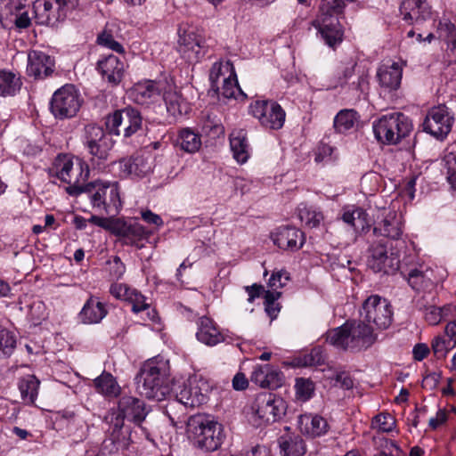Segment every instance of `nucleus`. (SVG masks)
Masks as SVG:
<instances>
[{"label": "nucleus", "mask_w": 456, "mask_h": 456, "mask_svg": "<svg viewBox=\"0 0 456 456\" xmlns=\"http://www.w3.org/2000/svg\"><path fill=\"white\" fill-rule=\"evenodd\" d=\"M169 375L168 360L160 355L147 360L135 378L138 392L149 399L162 401L169 393Z\"/></svg>", "instance_id": "1"}, {"label": "nucleus", "mask_w": 456, "mask_h": 456, "mask_svg": "<svg viewBox=\"0 0 456 456\" xmlns=\"http://www.w3.org/2000/svg\"><path fill=\"white\" fill-rule=\"evenodd\" d=\"M377 340L373 328L363 320L346 322L326 333V341L338 349L360 352L370 347Z\"/></svg>", "instance_id": "2"}, {"label": "nucleus", "mask_w": 456, "mask_h": 456, "mask_svg": "<svg viewBox=\"0 0 456 456\" xmlns=\"http://www.w3.org/2000/svg\"><path fill=\"white\" fill-rule=\"evenodd\" d=\"M52 173L68 184L66 191L70 196L77 197L84 192L90 170L80 158L60 154L53 162Z\"/></svg>", "instance_id": "3"}, {"label": "nucleus", "mask_w": 456, "mask_h": 456, "mask_svg": "<svg viewBox=\"0 0 456 456\" xmlns=\"http://www.w3.org/2000/svg\"><path fill=\"white\" fill-rule=\"evenodd\" d=\"M148 414L143 401L130 395H124L118 401V414L116 420L111 424L112 431L109 440L113 444L116 450H124L128 443L121 432L124 426V419L133 421L136 424L142 423Z\"/></svg>", "instance_id": "4"}, {"label": "nucleus", "mask_w": 456, "mask_h": 456, "mask_svg": "<svg viewBox=\"0 0 456 456\" xmlns=\"http://www.w3.org/2000/svg\"><path fill=\"white\" fill-rule=\"evenodd\" d=\"M367 265L375 273H394L399 269L400 259L397 252L392 249L389 240L378 236V229L373 228L368 236Z\"/></svg>", "instance_id": "5"}, {"label": "nucleus", "mask_w": 456, "mask_h": 456, "mask_svg": "<svg viewBox=\"0 0 456 456\" xmlns=\"http://www.w3.org/2000/svg\"><path fill=\"white\" fill-rule=\"evenodd\" d=\"M376 139L387 145H395L408 137L412 132L411 119L402 112H393L381 116L372 123Z\"/></svg>", "instance_id": "6"}, {"label": "nucleus", "mask_w": 456, "mask_h": 456, "mask_svg": "<svg viewBox=\"0 0 456 456\" xmlns=\"http://www.w3.org/2000/svg\"><path fill=\"white\" fill-rule=\"evenodd\" d=\"M188 437L201 449L217 450L223 442L222 425L201 414L191 416L187 421Z\"/></svg>", "instance_id": "7"}, {"label": "nucleus", "mask_w": 456, "mask_h": 456, "mask_svg": "<svg viewBox=\"0 0 456 456\" xmlns=\"http://www.w3.org/2000/svg\"><path fill=\"white\" fill-rule=\"evenodd\" d=\"M103 128L95 124H88L84 128L83 145L90 155V162L94 168L102 170L110 157L114 141Z\"/></svg>", "instance_id": "8"}, {"label": "nucleus", "mask_w": 456, "mask_h": 456, "mask_svg": "<svg viewBox=\"0 0 456 456\" xmlns=\"http://www.w3.org/2000/svg\"><path fill=\"white\" fill-rule=\"evenodd\" d=\"M74 7L73 0H36L33 3L36 23L55 26L64 20L68 12Z\"/></svg>", "instance_id": "9"}, {"label": "nucleus", "mask_w": 456, "mask_h": 456, "mask_svg": "<svg viewBox=\"0 0 456 456\" xmlns=\"http://www.w3.org/2000/svg\"><path fill=\"white\" fill-rule=\"evenodd\" d=\"M360 314L367 324H373L378 330L387 329L393 321L391 304L379 295H371L363 302Z\"/></svg>", "instance_id": "10"}, {"label": "nucleus", "mask_w": 456, "mask_h": 456, "mask_svg": "<svg viewBox=\"0 0 456 456\" xmlns=\"http://www.w3.org/2000/svg\"><path fill=\"white\" fill-rule=\"evenodd\" d=\"M82 100L73 85H65L59 88L52 96L50 110L55 118H71L77 115Z\"/></svg>", "instance_id": "11"}, {"label": "nucleus", "mask_w": 456, "mask_h": 456, "mask_svg": "<svg viewBox=\"0 0 456 456\" xmlns=\"http://www.w3.org/2000/svg\"><path fill=\"white\" fill-rule=\"evenodd\" d=\"M142 118L139 110L132 107L118 110L106 117L105 126L110 134L128 138L142 128Z\"/></svg>", "instance_id": "12"}, {"label": "nucleus", "mask_w": 456, "mask_h": 456, "mask_svg": "<svg viewBox=\"0 0 456 456\" xmlns=\"http://www.w3.org/2000/svg\"><path fill=\"white\" fill-rule=\"evenodd\" d=\"M252 412L262 423H272L280 419L286 412L285 401L274 394L263 392L258 394L251 406Z\"/></svg>", "instance_id": "13"}, {"label": "nucleus", "mask_w": 456, "mask_h": 456, "mask_svg": "<svg viewBox=\"0 0 456 456\" xmlns=\"http://www.w3.org/2000/svg\"><path fill=\"white\" fill-rule=\"evenodd\" d=\"M249 112L267 129L279 130L285 122L284 110L273 100H256L251 102Z\"/></svg>", "instance_id": "14"}, {"label": "nucleus", "mask_w": 456, "mask_h": 456, "mask_svg": "<svg viewBox=\"0 0 456 456\" xmlns=\"http://www.w3.org/2000/svg\"><path fill=\"white\" fill-rule=\"evenodd\" d=\"M209 391L207 379L193 376L175 390V400L185 407H198L207 402Z\"/></svg>", "instance_id": "15"}, {"label": "nucleus", "mask_w": 456, "mask_h": 456, "mask_svg": "<svg viewBox=\"0 0 456 456\" xmlns=\"http://www.w3.org/2000/svg\"><path fill=\"white\" fill-rule=\"evenodd\" d=\"M453 121L446 106L433 107L424 119L423 130L438 140H444L451 132Z\"/></svg>", "instance_id": "16"}, {"label": "nucleus", "mask_w": 456, "mask_h": 456, "mask_svg": "<svg viewBox=\"0 0 456 456\" xmlns=\"http://www.w3.org/2000/svg\"><path fill=\"white\" fill-rule=\"evenodd\" d=\"M122 201H100L98 207L102 206L106 213L110 215V217H101L97 216H92L88 221L99 227H102L112 234L119 237H123L126 234L127 222L122 218H115L120 208H122Z\"/></svg>", "instance_id": "17"}, {"label": "nucleus", "mask_w": 456, "mask_h": 456, "mask_svg": "<svg viewBox=\"0 0 456 456\" xmlns=\"http://www.w3.org/2000/svg\"><path fill=\"white\" fill-rule=\"evenodd\" d=\"M338 13H324L320 11L316 20L313 21V26L321 34L325 44L331 48L336 47L343 40V30L339 23Z\"/></svg>", "instance_id": "18"}, {"label": "nucleus", "mask_w": 456, "mask_h": 456, "mask_svg": "<svg viewBox=\"0 0 456 456\" xmlns=\"http://www.w3.org/2000/svg\"><path fill=\"white\" fill-rule=\"evenodd\" d=\"M382 205H377V220H380L382 227L378 229V236L387 240H397L403 233L401 217L397 216L396 210L387 205V201H381Z\"/></svg>", "instance_id": "19"}, {"label": "nucleus", "mask_w": 456, "mask_h": 456, "mask_svg": "<svg viewBox=\"0 0 456 456\" xmlns=\"http://www.w3.org/2000/svg\"><path fill=\"white\" fill-rule=\"evenodd\" d=\"M164 88L165 85L161 81H140L130 89L129 97L137 104L148 105L159 98Z\"/></svg>", "instance_id": "20"}, {"label": "nucleus", "mask_w": 456, "mask_h": 456, "mask_svg": "<svg viewBox=\"0 0 456 456\" xmlns=\"http://www.w3.org/2000/svg\"><path fill=\"white\" fill-rule=\"evenodd\" d=\"M205 42L193 31H183L179 35L178 51L190 61H198L205 55Z\"/></svg>", "instance_id": "21"}, {"label": "nucleus", "mask_w": 456, "mask_h": 456, "mask_svg": "<svg viewBox=\"0 0 456 456\" xmlns=\"http://www.w3.org/2000/svg\"><path fill=\"white\" fill-rule=\"evenodd\" d=\"M273 243L284 250L297 251L305 243L304 233L291 226H281L271 234Z\"/></svg>", "instance_id": "22"}, {"label": "nucleus", "mask_w": 456, "mask_h": 456, "mask_svg": "<svg viewBox=\"0 0 456 456\" xmlns=\"http://www.w3.org/2000/svg\"><path fill=\"white\" fill-rule=\"evenodd\" d=\"M54 60L41 51H31L28 55L27 74L35 79H44L53 74Z\"/></svg>", "instance_id": "23"}, {"label": "nucleus", "mask_w": 456, "mask_h": 456, "mask_svg": "<svg viewBox=\"0 0 456 456\" xmlns=\"http://www.w3.org/2000/svg\"><path fill=\"white\" fill-rule=\"evenodd\" d=\"M376 77L379 85L385 91H396L401 85L403 66L395 61L382 63L377 69Z\"/></svg>", "instance_id": "24"}, {"label": "nucleus", "mask_w": 456, "mask_h": 456, "mask_svg": "<svg viewBox=\"0 0 456 456\" xmlns=\"http://www.w3.org/2000/svg\"><path fill=\"white\" fill-rule=\"evenodd\" d=\"M250 380L261 387L276 389L282 385L283 374L269 364L257 365L251 373Z\"/></svg>", "instance_id": "25"}, {"label": "nucleus", "mask_w": 456, "mask_h": 456, "mask_svg": "<svg viewBox=\"0 0 456 456\" xmlns=\"http://www.w3.org/2000/svg\"><path fill=\"white\" fill-rule=\"evenodd\" d=\"M97 69L109 84L115 86L122 81L125 63L118 57L110 54L97 62Z\"/></svg>", "instance_id": "26"}, {"label": "nucleus", "mask_w": 456, "mask_h": 456, "mask_svg": "<svg viewBox=\"0 0 456 456\" xmlns=\"http://www.w3.org/2000/svg\"><path fill=\"white\" fill-rule=\"evenodd\" d=\"M297 425L302 434L312 438L324 436L330 429L327 419L318 414L305 413L300 415Z\"/></svg>", "instance_id": "27"}, {"label": "nucleus", "mask_w": 456, "mask_h": 456, "mask_svg": "<svg viewBox=\"0 0 456 456\" xmlns=\"http://www.w3.org/2000/svg\"><path fill=\"white\" fill-rule=\"evenodd\" d=\"M400 12L409 24H418L431 16L430 8L423 0H404L401 4Z\"/></svg>", "instance_id": "28"}, {"label": "nucleus", "mask_w": 456, "mask_h": 456, "mask_svg": "<svg viewBox=\"0 0 456 456\" xmlns=\"http://www.w3.org/2000/svg\"><path fill=\"white\" fill-rule=\"evenodd\" d=\"M84 192L92 200H120V189L117 181L96 180L86 183Z\"/></svg>", "instance_id": "29"}, {"label": "nucleus", "mask_w": 456, "mask_h": 456, "mask_svg": "<svg viewBox=\"0 0 456 456\" xmlns=\"http://www.w3.org/2000/svg\"><path fill=\"white\" fill-rule=\"evenodd\" d=\"M197 339L209 346H214L224 341V336L216 323L207 316L200 317L198 322Z\"/></svg>", "instance_id": "30"}, {"label": "nucleus", "mask_w": 456, "mask_h": 456, "mask_svg": "<svg viewBox=\"0 0 456 456\" xmlns=\"http://www.w3.org/2000/svg\"><path fill=\"white\" fill-rule=\"evenodd\" d=\"M107 314V309L103 303L97 297L91 296L79 313V318L83 323H99Z\"/></svg>", "instance_id": "31"}, {"label": "nucleus", "mask_w": 456, "mask_h": 456, "mask_svg": "<svg viewBox=\"0 0 456 456\" xmlns=\"http://www.w3.org/2000/svg\"><path fill=\"white\" fill-rule=\"evenodd\" d=\"M278 444L282 456H303L306 452L305 441L299 435L284 434L279 437Z\"/></svg>", "instance_id": "32"}, {"label": "nucleus", "mask_w": 456, "mask_h": 456, "mask_svg": "<svg viewBox=\"0 0 456 456\" xmlns=\"http://www.w3.org/2000/svg\"><path fill=\"white\" fill-rule=\"evenodd\" d=\"M230 146L233 158L238 163L243 164L249 158V144L247 132L243 129L233 130L230 134Z\"/></svg>", "instance_id": "33"}, {"label": "nucleus", "mask_w": 456, "mask_h": 456, "mask_svg": "<svg viewBox=\"0 0 456 456\" xmlns=\"http://www.w3.org/2000/svg\"><path fill=\"white\" fill-rule=\"evenodd\" d=\"M122 173L127 175L142 177L151 170V163L148 158L142 155H136L120 161Z\"/></svg>", "instance_id": "34"}, {"label": "nucleus", "mask_w": 456, "mask_h": 456, "mask_svg": "<svg viewBox=\"0 0 456 456\" xmlns=\"http://www.w3.org/2000/svg\"><path fill=\"white\" fill-rule=\"evenodd\" d=\"M429 270L411 269L407 273L402 272L409 285L416 291H426L433 288L434 282L429 276Z\"/></svg>", "instance_id": "35"}, {"label": "nucleus", "mask_w": 456, "mask_h": 456, "mask_svg": "<svg viewBox=\"0 0 456 456\" xmlns=\"http://www.w3.org/2000/svg\"><path fill=\"white\" fill-rule=\"evenodd\" d=\"M235 69L232 62L229 60L227 61H220L215 62L209 72V81L211 84V89L216 93H218L220 90L219 80L227 77L234 76Z\"/></svg>", "instance_id": "36"}, {"label": "nucleus", "mask_w": 456, "mask_h": 456, "mask_svg": "<svg viewBox=\"0 0 456 456\" xmlns=\"http://www.w3.org/2000/svg\"><path fill=\"white\" fill-rule=\"evenodd\" d=\"M96 391L105 396L117 397L120 394V387L116 379L109 372L103 371L94 380Z\"/></svg>", "instance_id": "37"}, {"label": "nucleus", "mask_w": 456, "mask_h": 456, "mask_svg": "<svg viewBox=\"0 0 456 456\" xmlns=\"http://www.w3.org/2000/svg\"><path fill=\"white\" fill-rule=\"evenodd\" d=\"M176 143L183 151L194 153L200 149L201 138L191 128H183L177 135Z\"/></svg>", "instance_id": "38"}, {"label": "nucleus", "mask_w": 456, "mask_h": 456, "mask_svg": "<svg viewBox=\"0 0 456 456\" xmlns=\"http://www.w3.org/2000/svg\"><path fill=\"white\" fill-rule=\"evenodd\" d=\"M39 380L34 375L22 377L18 383L22 400L29 404H33L37 399L39 387Z\"/></svg>", "instance_id": "39"}, {"label": "nucleus", "mask_w": 456, "mask_h": 456, "mask_svg": "<svg viewBox=\"0 0 456 456\" xmlns=\"http://www.w3.org/2000/svg\"><path fill=\"white\" fill-rule=\"evenodd\" d=\"M163 99L167 111L174 118L187 112V104L182 95L175 91L164 92Z\"/></svg>", "instance_id": "40"}, {"label": "nucleus", "mask_w": 456, "mask_h": 456, "mask_svg": "<svg viewBox=\"0 0 456 456\" xmlns=\"http://www.w3.org/2000/svg\"><path fill=\"white\" fill-rule=\"evenodd\" d=\"M20 87L21 81L14 73L0 70V96H12Z\"/></svg>", "instance_id": "41"}, {"label": "nucleus", "mask_w": 456, "mask_h": 456, "mask_svg": "<svg viewBox=\"0 0 456 456\" xmlns=\"http://www.w3.org/2000/svg\"><path fill=\"white\" fill-rule=\"evenodd\" d=\"M358 119V114L354 110H341L334 118V128L338 133H345L353 128Z\"/></svg>", "instance_id": "42"}, {"label": "nucleus", "mask_w": 456, "mask_h": 456, "mask_svg": "<svg viewBox=\"0 0 456 456\" xmlns=\"http://www.w3.org/2000/svg\"><path fill=\"white\" fill-rule=\"evenodd\" d=\"M437 33L439 38L447 43L448 47L453 51L456 49V24L447 19L439 21Z\"/></svg>", "instance_id": "43"}, {"label": "nucleus", "mask_w": 456, "mask_h": 456, "mask_svg": "<svg viewBox=\"0 0 456 456\" xmlns=\"http://www.w3.org/2000/svg\"><path fill=\"white\" fill-rule=\"evenodd\" d=\"M367 216L368 215L362 208H354L353 209L345 210L341 218L346 224L353 226L354 230L357 231L361 229L362 231H364Z\"/></svg>", "instance_id": "44"}, {"label": "nucleus", "mask_w": 456, "mask_h": 456, "mask_svg": "<svg viewBox=\"0 0 456 456\" xmlns=\"http://www.w3.org/2000/svg\"><path fill=\"white\" fill-rule=\"evenodd\" d=\"M15 347V336L7 329L0 327V358L9 357Z\"/></svg>", "instance_id": "45"}, {"label": "nucleus", "mask_w": 456, "mask_h": 456, "mask_svg": "<svg viewBox=\"0 0 456 456\" xmlns=\"http://www.w3.org/2000/svg\"><path fill=\"white\" fill-rule=\"evenodd\" d=\"M217 94H222L224 98H237L239 95H244L242 90L239 86L236 72L232 77L224 78L222 86Z\"/></svg>", "instance_id": "46"}, {"label": "nucleus", "mask_w": 456, "mask_h": 456, "mask_svg": "<svg viewBox=\"0 0 456 456\" xmlns=\"http://www.w3.org/2000/svg\"><path fill=\"white\" fill-rule=\"evenodd\" d=\"M456 346V341L446 338L445 336L438 335L432 340L431 347L437 359L446 356L448 352Z\"/></svg>", "instance_id": "47"}, {"label": "nucleus", "mask_w": 456, "mask_h": 456, "mask_svg": "<svg viewBox=\"0 0 456 456\" xmlns=\"http://www.w3.org/2000/svg\"><path fill=\"white\" fill-rule=\"evenodd\" d=\"M296 396L298 400H309L314 391V384L308 379L297 378L295 384Z\"/></svg>", "instance_id": "48"}, {"label": "nucleus", "mask_w": 456, "mask_h": 456, "mask_svg": "<svg viewBox=\"0 0 456 456\" xmlns=\"http://www.w3.org/2000/svg\"><path fill=\"white\" fill-rule=\"evenodd\" d=\"M372 425L380 432H391L395 427V419L389 413H380L374 418Z\"/></svg>", "instance_id": "49"}, {"label": "nucleus", "mask_w": 456, "mask_h": 456, "mask_svg": "<svg viewBox=\"0 0 456 456\" xmlns=\"http://www.w3.org/2000/svg\"><path fill=\"white\" fill-rule=\"evenodd\" d=\"M97 44L116 53H121L124 52L122 45L116 41L112 34L106 29L98 35Z\"/></svg>", "instance_id": "50"}, {"label": "nucleus", "mask_w": 456, "mask_h": 456, "mask_svg": "<svg viewBox=\"0 0 456 456\" xmlns=\"http://www.w3.org/2000/svg\"><path fill=\"white\" fill-rule=\"evenodd\" d=\"M444 165L446 167V179L451 188L456 191V153L450 152L444 157Z\"/></svg>", "instance_id": "51"}, {"label": "nucleus", "mask_w": 456, "mask_h": 456, "mask_svg": "<svg viewBox=\"0 0 456 456\" xmlns=\"http://www.w3.org/2000/svg\"><path fill=\"white\" fill-rule=\"evenodd\" d=\"M354 0H322L320 4V11L324 13L341 14L346 6V2H354Z\"/></svg>", "instance_id": "52"}, {"label": "nucleus", "mask_w": 456, "mask_h": 456, "mask_svg": "<svg viewBox=\"0 0 456 456\" xmlns=\"http://www.w3.org/2000/svg\"><path fill=\"white\" fill-rule=\"evenodd\" d=\"M148 236L147 230L139 223H128L124 238H127L133 241L140 240Z\"/></svg>", "instance_id": "53"}, {"label": "nucleus", "mask_w": 456, "mask_h": 456, "mask_svg": "<svg viewBox=\"0 0 456 456\" xmlns=\"http://www.w3.org/2000/svg\"><path fill=\"white\" fill-rule=\"evenodd\" d=\"M323 362L320 349L314 348L309 354H304L298 359V365L303 367L319 365Z\"/></svg>", "instance_id": "54"}, {"label": "nucleus", "mask_w": 456, "mask_h": 456, "mask_svg": "<svg viewBox=\"0 0 456 456\" xmlns=\"http://www.w3.org/2000/svg\"><path fill=\"white\" fill-rule=\"evenodd\" d=\"M28 315L32 322H38L45 318V307L42 301L35 300L28 305Z\"/></svg>", "instance_id": "55"}, {"label": "nucleus", "mask_w": 456, "mask_h": 456, "mask_svg": "<svg viewBox=\"0 0 456 456\" xmlns=\"http://www.w3.org/2000/svg\"><path fill=\"white\" fill-rule=\"evenodd\" d=\"M356 62L350 61L342 65L338 73V84L343 86L353 77L355 72Z\"/></svg>", "instance_id": "56"}, {"label": "nucleus", "mask_w": 456, "mask_h": 456, "mask_svg": "<svg viewBox=\"0 0 456 456\" xmlns=\"http://www.w3.org/2000/svg\"><path fill=\"white\" fill-rule=\"evenodd\" d=\"M289 280V274L285 271H278L272 274L268 281V286L273 289H281Z\"/></svg>", "instance_id": "57"}, {"label": "nucleus", "mask_w": 456, "mask_h": 456, "mask_svg": "<svg viewBox=\"0 0 456 456\" xmlns=\"http://www.w3.org/2000/svg\"><path fill=\"white\" fill-rule=\"evenodd\" d=\"M299 216L302 221H305L308 225L315 227L320 224L322 220V215L315 211L300 210Z\"/></svg>", "instance_id": "58"}, {"label": "nucleus", "mask_w": 456, "mask_h": 456, "mask_svg": "<svg viewBox=\"0 0 456 456\" xmlns=\"http://www.w3.org/2000/svg\"><path fill=\"white\" fill-rule=\"evenodd\" d=\"M126 272V266L118 256L110 262V275L112 280L120 279Z\"/></svg>", "instance_id": "59"}, {"label": "nucleus", "mask_w": 456, "mask_h": 456, "mask_svg": "<svg viewBox=\"0 0 456 456\" xmlns=\"http://www.w3.org/2000/svg\"><path fill=\"white\" fill-rule=\"evenodd\" d=\"M129 303L132 305V310L134 313H139L141 311H143L147 308H149L150 304L147 303L146 297L142 295L138 290L135 294H134V297L129 301Z\"/></svg>", "instance_id": "60"}, {"label": "nucleus", "mask_w": 456, "mask_h": 456, "mask_svg": "<svg viewBox=\"0 0 456 456\" xmlns=\"http://www.w3.org/2000/svg\"><path fill=\"white\" fill-rule=\"evenodd\" d=\"M244 289L248 296V301L249 303H253L256 298H258L265 292L264 286L256 283L251 286H246Z\"/></svg>", "instance_id": "61"}, {"label": "nucleus", "mask_w": 456, "mask_h": 456, "mask_svg": "<svg viewBox=\"0 0 456 456\" xmlns=\"http://www.w3.org/2000/svg\"><path fill=\"white\" fill-rule=\"evenodd\" d=\"M335 381L344 389H351L354 387V380L346 371L337 373Z\"/></svg>", "instance_id": "62"}, {"label": "nucleus", "mask_w": 456, "mask_h": 456, "mask_svg": "<svg viewBox=\"0 0 456 456\" xmlns=\"http://www.w3.org/2000/svg\"><path fill=\"white\" fill-rule=\"evenodd\" d=\"M354 88L361 93H364L369 88V75L366 70L358 73L357 82H354Z\"/></svg>", "instance_id": "63"}, {"label": "nucleus", "mask_w": 456, "mask_h": 456, "mask_svg": "<svg viewBox=\"0 0 456 456\" xmlns=\"http://www.w3.org/2000/svg\"><path fill=\"white\" fill-rule=\"evenodd\" d=\"M141 215L142 218L148 224H154L158 227L162 226L164 224L162 218L159 215L151 212V210H142L141 212Z\"/></svg>", "instance_id": "64"}]
</instances>
